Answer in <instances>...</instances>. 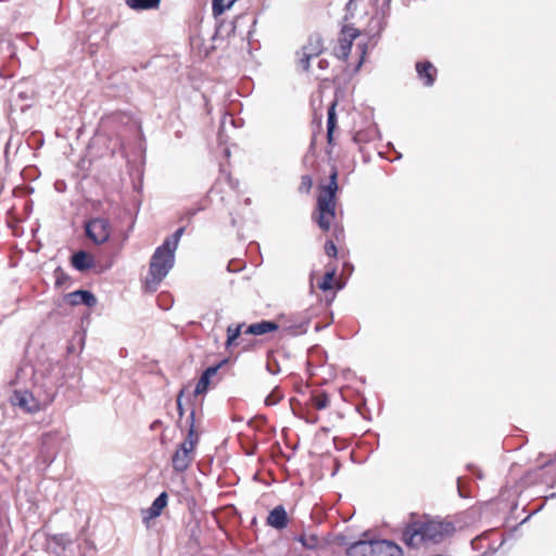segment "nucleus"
Returning <instances> with one entry per match:
<instances>
[{
  "instance_id": "obj_1",
  "label": "nucleus",
  "mask_w": 556,
  "mask_h": 556,
  "mask_svg": "<svg viewBox=\"0 0 556 556\" xmlns=\"http://www.w3.org/2000/svg\"><path fill=\"white\" fill-rule=\"evenodd\" d=\"M337 177L338 173L333 170L330 175L329 184L321 188L317 199V214L314 216V219L324 231L329 230L336 216Z\"/></svg>"
},
{
  "instance_id": "obj_2",
  "label": "nucleus",
  "mask_w": 556,
  "mask_h": 556,
  "mask_svg": "<svg viewBox=\"0 0 556 556\" xmlns=\"http://www.w3.org/2000/svg\"><path fill=\"white\" fill-rule=\"evenodd\" d=\"M175 263V253L163 245H160L153 253L150 261L149 275L146 280V288L155 291L159 283L166 277Z\"/></svg>"
},
{
  "instance_id": "obj_3",
  "label": "nucleus",
  "mask_w": 556,
  "mask_h": 556,
  "mask_svg": "<svg viewBox=\"0 0 556 556\" xmlns=\"http://www.w3.org/2000/svg\"><path fill=\"white\" fill-rule=\"evenodd\" d=\"M111 231L110 220L103 217L91 218L85 225L86 236L98 245L105 243L110 239Z\"/></svg>"
},
{
  "instance_id": "obj_4",
  "label": "nucleus",
  "mask_w": 556,
  "mask_h": 556,
  "mask_svg": "<svg viewBox=\"0 0 556 556\" xmlns=\"http://www.w3.org/2000/svg\"><path fill=\"white\" fill-rule=\"evenodd\" d=\"M324 51V41L318 34L308 37L307 43L298 52L299 64L304 71H308L312 58L318 56Z\"/></svg>"
},
{
  "instance_id": "obj_5",
  "label": "nucleus",
  "mask_w": 556,
  "mask_h": 556,
  "mask_svg": "<svg viewBox=\"0 0 556 556\" xmlns=\"http://www.w3.org/2000/svg\"><path fill=\"white\" fill-rule=\"evenodd\" d=\"M422 522L424 534L428 543H439L452 531V525L439 520L425 519Z\"/></svg>"
},
{
  "instance_id": "obj_6",
  "label": "nucleus",
  "mask_w": 556,
  "mask_h": 556,
  "mask_svg": "<svg viewBox=\"0 0 556 556\" xmlns=\"http://www.w3.org/2000/svg\"><path fill=\"white\" fill-rule=\"evenodd\" d=\"M11 403L25 413H36L41 409L40 402L27 390H15L11 396Z\"/></svg>"
},
{
  "instance_id": "obj_7",
  "label": "nucleus",
  "mask_w": 556,
  "mask_h": 556,
  "mask_svg": "<svg viewBox=\"0 0 556 556\" xmlns=\"http://www.w3.org/2000/svg\"><path fill=\"white\" fill-rule=\"evenodd\" d=\"M403 541L409 547H419L420 545L428 543L427 538L424 534L422 522H420V520H416L407 525L403 532Z\"/></svg>"
},
{
  "instance_id": "obj_8",
  "label": "nucleus",
  "mask_w": 556,
  "mask_h": 556,
  "mask_svg": "<svg viewBox=\"0 0 556 556\" xmlns=\"http://www.w3.org/2000/svg\"><path fill=\"white\" fill-rule=\"evenodd\" d=\"M193 458L192 442H182L172 457L173 468L178 472L185 471Z\"/></svg>"
},
{
  "instance_id": "obj_9",
  "label": "nucleus",
  "mask_w": 556,
  "mask_h": 556,
  "mask_svg": "<svg viewBox=\"0 0 556 556\" xmlns=\"http://www.w3.org/2000/svg\"><path fill=\"white\" fill-rule=\"evenodd\" d=\"M357 36V29L353 27H344L342 30V38H340L339 46L334 50L336 55L340 59H346L351 52L353 40Z\"/></svg>"
},
{
  "instance_id": "obj_10",
  "label": "nucleus",
  "mask_w": 556,
  "mask_h": 556,
  "mask_svg": "<svg viewBox=\"0 0 556 556\" xmlns=\"http://www.w3.org/2000/svg\"><path fill=\"white\" fill-rule=\"evenodd\" d=\"M372 556H402V549L388 540L372 541Z\"/></svg>"
},
{
  "instance_id": "obj_11",
  "label": "nucleus",
  "mask_w": 556,
  "mask_h": 556,
  "mask_svg": "<svg viewBox=\"0 0 556 556\" xmlns=\"http://www.w3.org/2000/svg\"><path fill=\"white\" fill-rule=\"evenodd\" d=\"M418 78L426 87H431L437 77V68L429 61L416 63Z\"/></svg>"
},
{
  "instance_id": "obj_12",
  "label": "nucleus",
  "mask_w": 556,
  "mask_h": 556,
  "mask_svg": "<svg viewBox=\"0 0 556 556\" xmlns=\"http://www.w3.org/2000/svg\"><path fill=\"white\" fill-rule=\"evenodd\" d=\"M267 525L277 530H281L287 527L288 515L283 506L278 505L269 511L267 517Z\"/></svg>"
},
{
  "instance_id": "obj_13",
  "label": "nucleus",
  "mask_w": 556,
  "mask_h": 556,
  "mask_svg": "<svg viewBox=\"0 0 556 556\" xmlns=\"http://www.w3.org/2000/svg\"><path fill=\"white\" fill-rule=\"evenodd\" d=\"M66 300L71 305H79L85 304L89 307L94 306L97 304L96 296L86 290H77L71 292L66 295Z\"/></svg>"
},
{
  "instance_id": "obj_14",
  "label": "nucleus",
  "mask_w": 556,
  "mask_h": 556,
  "mask_svg": "<svg viewBox=\"0 0 556 556\" xmlns=\"http://www.w3.org/2000/svg\"><path fill=\"white\" fill-rule=\"evenodd\" d=\"M72 264L77 270L85 271L94 266V258L85 251H78L72 256Z\"/></svg>"
},
{
  "instance_id": "obj_15",
  "label": "nucleus",
  "mask_w": 556,
  "mask_h": 556,
  "mask_svg": "<svg viewBox=\"0 0 556 556\" xmlns=\"http://www.w3.org/2000/svg\"><path fill=\"white\" fill-rule=\"evenodd\" d=\"M278 329V325L274 321L263 320L256 324L250 325L245 333L253 334V336H262L271 331H275Z\"/></svg>"
},
{
  "instance_id": "obj_16",
  "label": "nucleus",
  "mask_w": 556,
  "mask_h": 556,
  "mask_svg": "<svg viewBox=\"0 0 556 556\" xmlns=\"http://www.w3.org/2000/svg\"><path fill=\"white\" fill-rule=\"evenodd\" d=\"M349 556H372V541H358L348 548Z\"/></svg>"
},
{
  "instance_id": "obj_17",
  "label": "nucleus",
  "mask_w": 556,
  "mask_h": 556,
  "mask_svg": "<svg viewBox=\"0 0 556 556\" xmlns=\"http://www.w3.org/2000/svg\"><path fill=\"white\" fill-rule=\"evenodd\" d=\"M298 541L306 549H317L323 546V541L314 533H302Z\"/></svg>"
},
{
  "instance_id": "obj_18",
  "label": "nucleus",
  "mask_w": 556,
  "mask_h": 556,
  "mask_svg": "<svg viewBox=\"0 0 556 556\" xmlns=\"http://www.w3.org/2000/svg\"><path fill=\"white\" fill-rule=\"evenodd\" d=\"M337 102H332L328 108V119H327V140L328 143L332 142L333 131L337 127V115H336Z\"/></svg>"
},
{
  "instance_id": "obj_19",
  "label": "nucleus",
  "mask_w": 556,
  "mask_h": 556,
  "mask_svg": "<svg viewBox=\"0 0 556 556\" xmlns=\"http://www.w3.org/2000/svg\"><path fill=\"white\" fill-rule=\"evenodd\" d=\"M167 505V494L165 492L161 493L152 503L149 508V517L155 518L161 515L162 510Z\"/></svg>"
},
{
  "instance_id": "obj_20",
  "label": "nucleus",
  "mask_w": 556,
  "mask_h": 556,
  "mask_svg": "<svg viewBox=\"0 0 556 556\" xmlns=\"http://www.w3.org/2000/svg\"><path fill=\"white\" fill-rule=\"evenodd\" d=\"M126 4L132 10H150L160 5L161 0H125Z\"/></svg>"
},
{
  "instance_id": "obj_21",
  "label": "nucleus",
  "mask_w": 556,
  "mask_h": 556,
  "mask_svg": "<svg viewBox=\"0 0 556 556\" xmlns=\"http://www.w3.org/2000/svg\"><path fill=\"white\" fill-rule=\"evenodd\" d=\"M185 231V228L184 227H180L178 228L172 237L169 238H166L165 241L163 242V247H165L166 249H169L172 252L175 253L177 247H178V242L182 236Z\"/></svg>"
},
{
  "instance_id": "obj_22",
  "label": "nucleus",
  "mask_w": 556,
  "mask_h": 556,
  "mask_svg": "<svg viewBox=\"0 0 556 556\" xmlns=\"http://www.w3.org/2000/svg\"><path fill=\"white\" fill-rule=\"evenodd\" d=\"M235 0H213L212 11L214 16L222 15L226 10L230 9Z\"/></svg>"
},
{
  "instance_id": "obj_23",
  "label": "nucleus",
  "mask_w": 556,
  "mask_h": 556,
  "mask_svg": "<svg viewBox=\"0 0 556 556\" xmlns=\"http://www.w3.org/2000/svg\"><path fill=\"white\" fill-rule=\"evenodd\" d=\"M313 405L317 409H325L329 406L330 400L326 393H318L312 399Z\"/></svg>"
},
{
  "instance_id": "obj_24",
  "label": "nucleus",
  "mask_w": 556,
  "mask_h": 556,
  "mask_svg": "<svg viewBox=\"0 0 556 556\" xmlns=\"http://www.w3.org/2000/svg\"><path fill=\"white\" fill-rule=\"evenodd\" d=\"M189 419H190V429L188 431V437L187 439L184 441V442H192V448L194 450L197 443H198V440H199V435L198 433L195 432L194 430V425H193V421H194V413L192 412L189 416Z\"/></svg>"
},
{
  "instance_id": "obj_25",
  "label": "nucleus",
  "mask_w": 556,
  "mask_h": 556,
  "mask_svg": "<svg viewBox=\"0 0 556 556\" xmlns=\"http://www.w3.org/2000/svg\"><path fill=\"white\" fill-rule=\"evenodd\" d=\"M210 381H211V379L207 377V375L202 374V376L200 377V379L195 386L194 394L200 395V394L205 393L208 389Z\"/></svg>"
},
{
  "instance_id": "obj_26",
  "label": "nucleus",
  "mask_w": 556,
  "mask_h": 556,
  "mask_svg": "<svg viewBox=\"0 0 556 556\" xmlns=\"http://www.w3.org/2000/svg\"><path fill=\"white\" fill-rule=\"evenodd\" d=\"M242 325H238L237 327L229 326L227 329V345L233 344L235 340L240 336L241 333Z\"/></svg>"
},
{
  "instance_id": "obj_27",
  "label": "nucleus",
  "mask_w": 556,
  "mask_h": 556,
  "mask_svg": "<svg viewBox=\"0 0 556 556\" xmlns=\"http://www.w3.org/2000/svg\"><path fill=\"white\" fill-rule=\"evenodd\" d=\"M334 273H326L323 280L319 282L318 287L323 291H328L332 289V281H333Z\"/></svg>"
},
{
  "instance_id": "obj_28",
  "label": "nucleus",
  "mask_w": 556,
  "mask_h": 556,
  "mask_svg": "<svg viewBox=\"0 0 556 556\" xmlns=\"http://www.w3.org/2000/svg\"><path fill=\"white\" fill-rule=\"evenodd\" d=\"M307 327H308V320H304L296 326L288 327L287 331H288V333L293 334V336L301 334V333H305L307 331Z\"/></svg>"
},
{
  "instance_id": "obj_29",
  "label": "nucleus",
  "mask_w": 556,
  "mask_h": 556,
  "mask_svg": "<svg viewBox=\"0 0 556 556\" xmlns=\"http://www.w3.org/2000/svg\"><path fill=\"white\" fill-rule=\"evenodd\" d=\"M52 541L58 545L65 547L66 545L72 543V540L67 534H56L52 536Z\"/></svg>"
},
{
  "instance_id": "obj_30",
  "label": "nucleus",
  "mask_w": 556,
  "mask_h": 556,
  "mask_svg": "<svg viewBox=\"0 0 556 556\" xmlns=\"http://www.w3.org/2000/svg\"><path fill=\"white\" fill-rule=\"evenodd\" d=\"M226 362H227V361H226V359H224V361H222L220 363H218L217 365H215V366H211V367L206 368V369L204 370V372H203V374H204V375H207V377L211 379L213 376H215V375L217 374L218 369H219L224 364H226Z\"/></svg>"
},
{
  "instance_id": "obj_31",
  "label": "nucleus",
  "mask_w": 556,
  "mask_h": 556,
  "mask_svg": "<svg viewBox=\"0 0 556 556\" xmlns=\"http://www.w3.org/2000/svg\"><path fill=\"white\" fill-rule=\"evenodd\" d=\"M325 252L329 256H336L337 255V247L332 241H328L325 244Z\"/></svg>"
},
{
  "instance_id": "obj_32",
  "label": "nucleus",
  "mask_w": 556,
  "mask_h": 556,
  "mask_svg": "<svg viewBox=\"0 0 556 556\" xmlns=\"http://www.w3.org/2000/svg\"><path fill=\"white\" fill-rule=\"evenodd\" d=\"M266 368H267V371L270 372L271 375H276L279 372V366L276 362L275 363L268 362L266 365Z\"/></svg>"
},
{
  "instance_id": "obj_33",
  "label": "nucleus",
  "mask_w": 556,
  "mask_h": 556,
  "mask_svg": "<svg viewBox=\"0 0 556 556\" xmlns=\"http://www.w3.org/2000/svg\"><path fill=\"white\" fill-rule=\"evenodd\" d=\"M301 187L308 191L312 187V179L308 176H303Z\"/></svg>"
},
{
  "instance_id": "obj_34",
  "label": "nucleus",
  "mask_w": 556,
  "mask_h": 556,
  "mask_svg": "<svg viewBox=\"0 0 556 556\" xmlns=\"http://www.w3.org/2000/svg\"><path fill=\"white\" fill-rule=\"evenodd\" d=\"M278 402V399L274 396V394H270L266 397L265 403L267 405H275Z\"/></svg>"
},
{
  "instance_id": "obj_35",
  "label": "nucleus",
  "mask_w": 556,
  "mask_h": 556,
  "mask_svg": "<svg viewBox=\"0 0 556 556\" xmlns=\"http://www.w3.org/2000/svg\"><path fill=\"white\" fill-rule=\"evenodd\" d=\"M181 396H182V392H180L179 395L177 396V408H178L179 415H182V413H184L182 405H181Z\"/></svg>"
},
{
  "instance_id": "obj_36",
  "label": "nucleus",
  "mask_w": 556,
  "mask_h": 556,
  "mask_svg": "<svg viewBox=\"0 0 556 556\" xmlns=\"http://www.w3.org/2000/svg\"><path fill=\"white\" fill-rule=\"evenodd\" d=\"M318 66H319V68L324 70L328 66V62L326 60H320L318 62Z\"/></svg>"
}]
</instances>
